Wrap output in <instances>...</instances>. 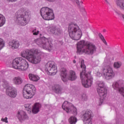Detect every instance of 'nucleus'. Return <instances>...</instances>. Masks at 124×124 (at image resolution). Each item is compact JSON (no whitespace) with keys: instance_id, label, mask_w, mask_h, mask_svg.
I'll use <instances>...</instances> for the list:
<instances>
[{"instance_id":"nucleus-22","label":"nucleus","mask_w":124,"mask_h":124,"mask_svg":"<svg viewBox=\"0 0 124 124\" xmlns=\"http://www.w3.org/2000/svg\"><path fill=\"white\" fill-rule=\"evenodd\" d=\"M9 45L12 49H18L20 46V43L18 41H12L9 43Z\"/></svg>"},{"instance_id":"nucleus-23","label":"nucleus","mask_w":124,"mask_h":124,"mask_svg":"<svg viewBox=\"0 0 124 124\" xmlns=\"http://www.w3.org/2000/svg\"><path fill=\"white\" fill-rule=\"evenodd\" d=\"M67 78L70 81H75L77 79L76 73L74 71H70L69 75L67 76Z\"/></svg>"},{"instance_id":"nucleus-15","label":"nucleus","mask_w":124,"mask_h":124,"mask_svg":"<svg viewBox=\"0 0 124 124\" xmlns=\"http://www.w3.org/2000/svg\"><path fill=\"white\" fill-rule=\"evenodd\" d=\"M93 112L89 109L86 110L82 115L83 123L85 124H92V114Z\"/></svg>"},{"instance_id":"nucleus-25","label":"nucleus","mask_w":124,"mask_h":124,"mask_svg":"<svg viewBox=\"0 0 124 124\" xmlns=\"http://www.w3.org/2000/svg\"><path fill=\"white\" fill-rule=\"evenodd\" d=\"M13 82L15 85H21L23 83V80L20 77H15L13 79Z\"/></svg>"},{"instance_id":"nucleus-31","label":"nucleus","mask_w":124,"mask_h":124,"mask_svg":"<svg viewBox=\"0 0 124 124\" xmlns=\"http://www.w3.org/2000/svg\"><path fill=\"white\" fill-rule=\"evenodd\" d=\"M5 46V43L4 42V41H3V39L0 38V50H1L3 47H4Z\"/></svg>"},{"instance_id":"nucleus-17","label":"nucleus","mask_w":124,"mask_h":124,"mask_svg":"<svg viewBox=\"0 0 124 124\" xmlns=\"http://www.w3.org/2000/svg\"><path fill=\"white\" fill-rule=\"evenodd\" d=\"M50 32L56 36H60L63 33L62 30L60 28H58L55 26L49 27Z\"/></svg>"},{"instance_id":"nucleus-16","label":"nucleus","mask_w":124,"mask_h":124,"mask_svg":"<svg viewBox=\"0 0 124 124\" xmlns=\"http://www.w3.org/2000/svg\"><path fill=\"white\" fill-rule=\"evenodd\" d=\"M17 90L15 88L9 86L6 89V94L11 98H15L17 96Z\"/></svg>"},{"instance_id":"nucleus-32","label":"nucleus","mask_w":124,"mask_h":124,"mask_svg":"<svg viewBox=\"0 0 124 124\" xmlns=\"http://www.w3.org/2000/svg\"><path fill=\"white\" fill-rule=\"evenodd\" d=\"M122 66V62H115L114 63V68H120Z\"/></svg>"},{"instance_id":"nucleus-38","label":"nucleus","mask_w":124,"mask_h":124,"mask_svg":"<svg viewBox=\"0 0 124 124\" xmlns=\"http://www.w3.org/2000/svg\"><path fill=\"white\" fill-rule=\"evenodd\" d=\"M75 2L77 3L78 7H80V1L79 0H74Z\"/></svg>"},{"instance_id":"nucleus-44","label":"nucleus","mask_w":124,"mask_h":124,"mask_svg":"<svg viewBox=\"0 0 124 124\" xmlns=\"http://www.w3.org/2000/svg\"><path fill=\"white\" fill-rule=\"evenodd\" d=\"M73 62H74V63H76V61H75V60H74L73 61Z\"/></svg>"},{"instance_id":"nucleus-9","label":"nucleus","mask_w":124,"mask_h":124,"mask_svg":"<svg viewBox=\"0 0 124 124\" xmlns=\"http://www.w3.org/2000/svg\"><path fill=\"white\" fill-rule=\"evenodd\" d=\"M62 108L66 113H72L73 115H77V108L74 106L67 101H65L62 105Z\"/></svg>"},{"instance_id":"nucleus-13","label":"nucleus","mask_w":124,"mask_h":124,"mask_svg":"<svg viewBox=\"0 0 124 124\" xmlns=\"http://www.w3.org/2000/svg\"><path fill=\"white\" fill-rule=\"evenodd\" d=\"M43 54L41 51L38 49H35L34 50L33 54L29 60V62H32V63H39L41 62V55Z\"/></svg>"},{"instance_id":"nucleus-36","label":"nucleus","mask_w":124,"mask_h":124,"mask_svg":"<svg viewBox=\"0 0 124 124\" xmlns=\"http://www.w3.org/2000/svg\"><path fill=\"white\" fill-rule=\"evenodd\" d=\"M1 121L2 122H4L5 123H8V121H7V117H5V119L2 118L1 119Z\"/></svg>"},{"instance_id":"nucleus-46","label":"nucleus","mask_w":124,"mask_h":124,"mask_svg":"<svg viewBox=\"0 0 124 124\" xmlns=\"http://www.w3.org/2000/svg\"><path fill=\"white\" fill-rule=\"evenodd\" d=\"M30 112H31V110H30Z\"/></svg>"},{"instance_id":"nucleus-29","label":"nucleus","mask_w":124,"mask_h":124,"mask_svg":"<svg viewBox=\"0 0 124 124\" xmlns=\"http://www.w3.org/2000/svg\"><path fill=\"white\" fill-rule=\"evenodd\" d=\"M69 122L70 124H76L77 123V118L75 116H71L69 119Z\"/></svg>"},{"instance_id":"nucleus-18","label":"nucleus","mask_w":124,"mask_h":124,"mask_svg":"<svg viewBox=\"0 0 124 124\" xmlns=\"http://www.w3.org/2000/svg\"><path fill=\"white\" fill-rule=\"evenodd\" d=\"M33 53H34V50L32 49H26L21 52V56L30 61V59L32 57Z\"/></svg>"},{"instance_id":"nucleus-43","label":"nucleus","mask_w":124,"mask_h":124,"mask_svg":"<svg viewBox=\"0 0 124 124\" xmlns=\"http://www.w3.org/2000/svg\"><path fill=\"white\" fill-rule=\"evenodd\" d=\"M29 104L25 105V107L26 109H28V106H29Z\"/></svg>"},{"instance_id":"nucleus-3","label":"nucleus","mask_w":124,"mask_h":124,"mask_svg":"<svg viewBox=\"0 0 124 124\" xmlns=\"http://www.w3.org/2000/svg\"><path fill=\"white\" fill-rule=\"evenodd\" d=\"M68 32L70 37L73 40H79L83 34L79 26L74 23L69 24Z\"/></svg>"},{"instance_id":"nucleus-41","label":"nucleus","mask_w":124,"mask_h":124,"mask_svg":"<svg viewBox=\"0 0 124 124\" xmlns=\"http://www.w3.org/2000/svg\"><path fill=\"white\" fill-rule=\"evenodd\" d=\"M9 1H11L12 2H14V1H16L17 0H7Z\"/></svg>"},{"instance_id":"nucleus-20","label":"nucleus","mask_w":124,"mask_h":124,"mask_svg":"<svg viewBox=\"0 0 124 124\" xmlns=\"http://www.w3.org/2000/svg\"><path fill=\"white\" fill-rule=\"evenodd\" d=\"M16 116L21 123H22L23 121H25V120H29V116H28L27 113L24 111H18Z\"/></svg>"},{"instance_id":"nucleus-14","label":"nucleus","mask_w":124,"mask_h":124,"mask_svg":"<svg viewBox=\"0 0 124 124\" xmlns=\"http://www.w3.org/2000/svg\"><path fill=\"white\" fill-rule=\"evenodd\" d=\"M45 70L48 75H56L58 70L54 62H48L46 64Z\"/></svg>"},{"instance_id":"nucleus-45","label":"nucleus","mask_w":124,"mask_h":124,"mask_svg":"<svg viewBox=\"0 0 124 124\" xmlns=\"http://www.w3.org/2000/svg\"><path fill=\"white\" fill-rule=\"evenodd\" d=\"M105 1L107 3H109V2H108V1L107 0H105Z\"/></svg>"},{"instance_id":"nucleus-27","label":"nucleus","mask_w":124,"mask_h":124,"mask_svg":"<svg viewBox=\"0 0 124 124\" xmlns=\"http://www.w3.org/2000/svg\"><path fill=\"white\" fill-rule=\"evenodd\" d=\"M116 4L121 9L124 10V0H116Z\"/></svg>"},{"instance_id":"nucleus-28","label":"nucleus","mask_w":124,"mask_h":124,"mask_svg":"<svg viewBox=\"0 0 124 124\" xmlns=\"http://www.w3.org/2000/svg\"><path fill=\"white\" fill-rule=\"evenodd\" d=\"M5 24V17L2 14H0V27H2Z\"/></svg>"},{"instance_id":"nucleus-7","label":"nucleus","mask_w":124,"mask_h":124,"mask_svg":"<svg viewBox=\"0 0 124 124\" xmlns=\"http://www.w3.org/2000/svg\"><path fill=\"white\" fill-rule=\"evenodd\" d=\"M35 42L42 48L45 50H47L49 52H51L52 48H53V44L51 42L48 41V39L44 37L42 38L35 40Z\"/></svg>"},{"instance_id":"nucleus-42","label":"nucleus","mask_w":124,"mask_h":124,"mask_svg":"<svg viewBox=\"0 0 124 124\" xmlns=\"http://www.w3.org/2000/svg\"><path fill=\"white\" fill-rule=\"evenodd\" d=\"M115 13H116V14H118V15H120V16H121V14H122L117 11H115Z\"/></svg>"},{"instance_id":"nucleus-35","label":"nucleus","mask_w":124,"mask_h":124,"mask_svg":"<svg viewBox=\"0 0 124 124\" xmlns=\"http://www.w3.org/2000/svg\"><path fill=\"white\" fill-rule=\"evenodd\" d=\"M82 98L83 100H88V95L87 94L83 93L82 95Z\"/></svg>"},{"instance_id":"nucleus-19","label":"nucleus","mask_w":124,"mask_h":124,"mask_svg":"<svg viewBox=\"0 0 124 124\" xmlns=\"http://www.w3.org/2000/svg\"><path fill=\"white\" fill-rule=\"evenodd\" d=\"M41 108V105L39 103L35 104L34 106H31V105H29L28 106V109H27L28 111H30V110H31L33 114H37L38 112H39V109Z\"/></svg>"},{"instance_id":"nucleus-34","label":"nucleus","mask_w":124,"mask_h":124,"mask_svg":"<svg viewBox=\"0 0 124 124\" xmlns=\"http://www.w3.org/2000/svg\"><path fill=\"white\" fill-rule=\"evenodd\" d=\"M32 33L33 35H37V34L39 33V31H37L36 29H35L32 31Z\"/></svg>"},{"instance_id":"nucleus-6","label":"nucleus","mask_w":124,"mask_h":124,"mask_svg":"<svg viewBox=\"0 0 124 124\" xmlns=\"http://www.w3.org/2000/svg\"><path fill=\"white\" fill-rule=\"evenodd\" d=\"M35 93H36V89L34 85L30 84H27L23 88V97L26 99L32 98V96L35 94Z\"/></svg>"},{"instance_id":"nucleus-33","label":"nucleus","mask_w":124,"mask_h":124,"mask_svg":"<svg viewBox=\"0 0 124 124\" xmlns=\"http://www.w3.org/2000/svg\"><path fill=\"white\" fill-rule=\"evenodd\" d=\"M99 37H100V39H101L102 41H103V43H104L105 45H108L106 40H105L104 37L103 35H102V34H101V33L99 34Z\"/></svg>"},{"instance_id":"nucleus-8","label":"nucleus","mask_w":124,"mask_h":124,"mask_svg":"<svg viewBox=\"0 0 124 124\" xmlns=\"http://www.w3.org/2000/svg\"><path fill=\"white\" fill-rule=\"evenodd\" d=\"M41 15L44 20H54L55 16L53 10L47 7H44L41 9Z\"/></svg>"},{"instance_id":"nucleus-21","label":"nucleus","mask_w":124,"mask_h":124,"mask_svg":"<svg viewBox=\"0 0 124 124\" xmlns=\"http://www.w3.org/2000/svg\"><path fill=\"white\" fill-rule=\"evenodd\" d=\"M60 76L61 77V78L63 82L66 81V77L67 76V72L66 71V69L64 68H62L60 70Z\"/></svg>"},{"instance_id":"nucleus-11","label":"nucleus","mask_w":124,"mask_h":124,"mask_svg":"<svg viewBox=\"0 0 124 124\" xmlns=\"http://www.w3.org/2000/svg\"><path fill=\"white\" fill-rule=\"evenodd\" d=\"M102 72L106 76L107 80H111L115 77V72L110 65H107L102 69Z\"/></svg>"},{"instance_id":"nucleus-30","label":"nucleus","mask_w":124,"mask_h":124,"mask_svg":"<svg viewBox=\"0 0 124 124\" xmlns=\"http://www.w3.org/2000/svg\"><path fill=\"white\" fill-rule=\"evenodd\" d=\"M2 86L4 89H6V88H8L9 87V83L4 79L2 80Z\"/></svg>"},{"instance_id":"nucleus-26","label":"nucleus","mask_w":124,"mask_h":124,"mask_svg":"<svg viewBox=\"0 0 124 124\" xmlns=\"http://www.w3.org/2000/svg\"><path fill=\"white\" fill-rule=\"evenodd\" d=\"M29 78L31 81H33V82H37L40 79L39 77L36 75H34L32 74H30L29 75Z\"/></svg>"},{"instance_id":"nucleus-5","label":"nucleus","mask_w":124,"mask_h":124,"mask_svg":"<svg viewBox=\"0 0 124 124\" xmlns=\"http://www.w3.org/2000/svg\"><path fill=\"white\" fill-rule=\"evenodd\" d=\"M12 66L15 69L25 71L29 68V63L22 58H17L13 61Z\"/></svg>"},{"instance_id":"nucleus-10","label":"nucleus","mask_w":124,"mask_h":124,"mask_svg":"<svg viewBox=\"0 0 124 124\" xmlns=\"http://www.w3.org/2000/svg\"><path fill=\"white\" fill-rule=\"evenodd\" d=\"M97 93L99 94V96L101 97L100 99H102V101H100L101 104L103 102V100L107 94V89L104 88V83L102 81H100L98 83V88L97 89Z\"/></svg>"},{"instance_id":"nucleus-2","label":"nucleus","mask_w":124,"mask_h":124,"mask_svg":"<svg viewBox=\"0 0 124 124\" xmlns=\"http://www.w3.org/2000/svg\"><path fill=\"white\" fill-rule=\"evenodd\" d=\"M81 68L82 71L80 72V77L81 83L84 88H90L93 84V78L91 76V73H86V65L84 64V60H81Z\"/></svg>"},{"instance_id":"nucleus-39","label":"nucleus","mask_w":124,"mask_h":124,"mask_svg":"<svg viewBox=\"0 0 124 124\" xmlns=\"http://www.w3.org/2000/svg\"><path fill=\"white\" fill-rule=\"evenodd\" d=\"M96 75L97 77H101V76H102V74L99 72L96 73Z\"/></svg>"},{"instance_id":"nucleus-4","label":"nucleus","mask_w":124,"mask_h":124,"mask_svg":"<svg viewBox=\"0 0 124 124\" xmlns=\"http://www.w3.org/2000/svg\"><path fill=\"white\" fill-rule=\"evenodd\" d=\"M30 14L31 12L29 11L24 12L22 9L19 10L16 12L15 16L16 23L20 26H26L28 24V19Z\"/></svg>"},{"instance_id":"nucleus-37","label":"nucleus","mask_w":124,"mask_h":124,"mask_svg":"<svg viewBox=\"0 0 124 124\" xmlns=\"http://www.w3.org/2000/svg\"><path fill=\"white\" fill-rule=\"evenodd\" d=\"M80 11H81V12H82V13H84L86 12V9H85L84 7H82L80 8Z\"/></svg>"},{"instance_id":"nucleus-24","label":"nucleus","mask_w":124,"mask_h":124,"mask_svg":"<svg viewBox=\"0 0 124 124\" xmlns=\"http://www.w3.org/2000/svg\"><path fill=\"white\" fill-rule=\"evenodd\" d=\"M53 90L55 93H62V89L61 86L56 84L53 87Z\"/></svg>"},{"instance_id":"nucleus-40","label":"nucleus","mask_w":124,"mask_h":124,"mask_svg":"<svg viewBox=\"0 0 124 124\" xmlns=\"http://www.w3.org/2000/svg\"><path fill=\"white\" fill-rule=\"evenodd\" d=\"M48 2H55L57 0H46Z\"/></svg>"},{"instance_id":"nucleus-1","label":"nucleus","mask_w":124,"mask_h":124,"mask_svg":"<svg viewBox=\"0 0 124 124\" xmlns=\"http://www.w3.org/2000/svg\"><path fill=\"white\" fill-rule=\"evenodd\" d=\"M77 45L78 54L85 53L87 55H93L96 52V46L91 42L80 41Z\"/></svg>"},{"instance_id":"nucleus-12","label":"nucleus","mask_w":124,"mask_h":124,"mask_svg":"<svg viewBox=\"0 0 124 124\" xmlns=\"http://www.w3.org/2000/svg\"><path fill=\"white\" fill-rule=\"evenodd\" d=\"M112 88L114 90L118 91L120 94L124 97V80H119L113 83Z\"/></svg>"}]
</instances>
